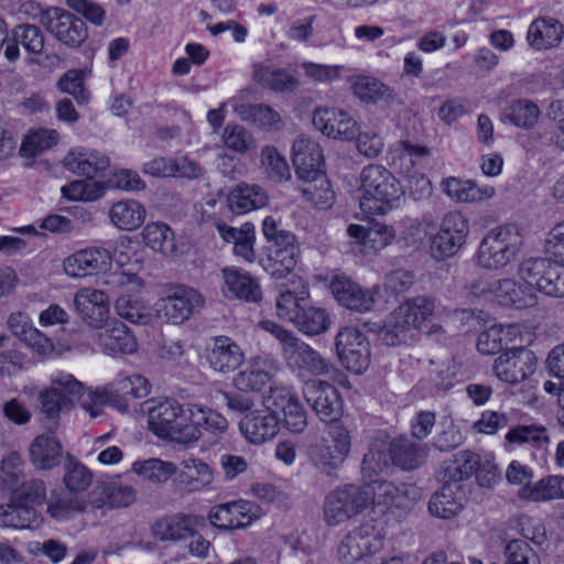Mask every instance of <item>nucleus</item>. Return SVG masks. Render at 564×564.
Segmentation results:
<instances>
[{"mask_svg": "<svg viewBox=\"0 0 564 564\" xmlns=\"http://www.w3.org/2000/svg\"><path fill=\"white\" fill-rule=\"evenodd\" d=\"M58 141V134L52 129H40L30 133L23 140L20 151L25 156H36L51 149Z\"/></svg>", "mask_w": 564, "mask_h": 564, "instance_id": "e2e57ef3", "label": "nucleus"}, {"mask_svg": "<svg viewBox=\"0 0 564 564\" xmlns=\"http://www.w3.org/2000/svg\"><path fill=\"white\" fill-rule=\"evenodd\" d=\"M147 404L149 429L160 438L180 444L194 442V425H185L186 410L174 400L149 401Z\"/></svg>", "mask_w": 564, "mask_h": 564, "instance_id": "20e7f679", "label": "nucleus"}, {"mask_svg": "<svg viewBox=\"0 0 564 564\" xmlns=\"http://www.w3.org/2000/svg\"><path fill=\"white\" fill-rule=\"evenodd\" d=\"M505 438L509 444H528L538 451H545L551 443L547 429L541 424H518L508 431Z\"/></svg>", "mask_w": 564, "mask_h": 564, "instance_id": "79ce46f5", "label": "nucleus"}, {"mask_svg": "<svg viewBox=\"0 0 564 564\" xmlns=\"http://www.w3.org/2000/svg\"><path fill=\"white\" fill-rule=\"evenodd\" d=\"M241 348L229 337L214 338V370L228 372L237 369L243 361Z\"/></svg>", "mask_w": 564, "mask_h": 564, "instance_id": "de8ad7c7", "label": "nucleus"}, {"mask_svg": "<svg viewBox=\"0 0 564 564\" xmlns=\"http://www.w3.org/2000/svg\"><path fill=\"white\" fill-rule=\"evenodd\" d=\"M52 386L39 395L41 412L47 420H56L63 409L72 405L82 395L84 386L70 373L57 372L52 376Z\"/></svg>", "mask_w": 564, "mask_h": 564, "instance_id": "9b49d317", "label": "nucleus"}, {"mask_svg": "<svg viewBox=\"0 0 564 564\" xmlns=\"http://www.w3.org/2000/svg\"><path fill=\"white\" fill-rule=\"evenodd\" d=\"M393 464L402 469L417 468L426 458L429 448L425 444L414 443L408 438H398L390 444Z\"/></svg>", "mask_w": 564, "mask_h": 564, "instance_id": "37998d69", "label": "nucleus"}, {"mask_svg": "<svg viewBox=\"0 0 564 564\" xmlns=\"http://www.w3.org/2000/svg\"><path fill=\"white\" fill-rule=\"evenodd\" d=\"M546 258L528 259L519 268L520 278L552 297H564V264Z\"/></svg>", "mask_w": 564, "mask_h": 564, "instance_id": "1a4fd4ad", "label": "nucleus"}, {"mask_svg": "<svg viewBox=\"0 0 564 564\" xmlns=\"http://www.w3.org/2000/svg\"><path fill=\"white\" fill-rule=\"evenodd\" d=\"M115 310L120 317L133 324L147 325L150 321L144 304L130 294H120L116 300Z\"/></svg>", "mask_w": 564, "mask_h": 564, "instance_id": "bf43d9fd", "label": "nucleus"}, {"mask_svg": "<svg viewBox=\"0 0 564 564\" xmlns=\"http://www.w3.org/2000/svg\"><path fill=\"white\" fill-rule=\"evenodd\" d=\"M97 496L91 503L96 508L108 506L110 508H126L135 499V492L132 487L123 486L117 482L104 484L97 487L94 492Z\"/></svg>", "mask_w": 564, "mask_h": 564, "instance_id": "a18cd8bd", "label": "nucleus"}, {"mask_svg": "<svg viewBox=\"0 0 564 564\" xmlns=\"http://www.w3.org/2000/svg\"><path fill=\"white\" fill-rule=\"evenodd\" d=\"M293 164L301 180L323 173V153L319 144L308 137H299L292 147Z\"/></svg>", "mask_w": 564, "mask_h": 564, "instance_id": "4be33fe9", "label": "nucleus"}, {"mask_svg": "<svg viewBox=\"0 0 564 564\" xmlns=\"http://www.w3.org/2000/svg\"><path fill=\"white\" fill-rule=\"evenodd\" d=\"M93 481L91 471L82 463L68 456L65 465L64 484L72 492L86 490Z\"/></svg>", "mask_w": 564, "mask_h": 564, "instance_id": "69168bd1", "label": "nucleus"}, {"mask_svg": "<svg viewBox=\"0 0 564 564\" xmlns=\"http://www.w3.org/2000/svg\"><path fill=\"white\" fill-rule=\"evenodd\" d=\"M359 207L366 215H387L400 205L404 189L384 166L369 164L359 174Z\"/></svg>", "mask_w": 564, "mask_h": 564, "instance_id": "f257e3e1", "label": "nucleus"}, {"mask_svg": "<svg viewBox=\"0 0 564 564\" xmlns=\"http://www.w3.org/2000/svg\"><path fill=\"white\" fill-rule=\"evenodd\" d=\"M364 489L368 490L370 494V503L381 507L384 510L392 506H400L403 499V492L390 481H375Z\"/></svg>", "mask_w": 564, "mask_h": 564, "instance_id": "13d9d810", "label": "nucleus"}, {"mask_svg": "<svg viewBox=\"0 0 564 564\" xmlns=\"http://www.w3.org/2000/svg\"><path fill=\"white\" fill-rule=\"evenodd\" d=\"M564 34L563 25L554 18L534 20L528 31L527 39L536 50H547L560 44Z\"/></svg>", "mask_w": 564, "mask_h": 564, "instance_id": "f704fd0d", "label": "nucleus"}, {"mask_svg": "<svg viewBox=\"0 0 564 564\" xmlns=\"http://www.w3.org/2000/svg\"><path fill=\"white\" fill-rule=\"evenodd\" d=\"M563 479L556 476H547L520 488L518 497L524 501L542 502L564 498L562 487Z\"/></svg>", "mask_w": 564, "mask_h": 564, "instance_id": "49530a36", "label": "nucleus"}, {"mask_svg": "<svg viewBox=\"0 0 564 564\" xmlns=\"http://www.w3.org/2000/svg\"><path fill=\"white\" fill-rule=\"evenodd\" d=\"M300 249L294 235L282 237L280 243L270 245L265 270L276 279H283L291 273L299 260Z\"/></svg>", "mask_w": 564, "mask_h": 564, "instance_id": "412c9836", "label": "nucleus"}, {"mask_svg": "<svg viewBox=\"0 0 564 564\" xmlns=\"http://www.w3.org/2000/svg\"><path fill=\"white\" fill-rule=\"evenodd\" d=\"M43 26L69 47L80 46L88 36L85 22L62 8L51 7L43 17Z\"/></svg>", "mask_w": 564, "mask_h": 564, "instance_id": "4468645a", "label": "nucleus"}, {"mask_svg": "<svg viewBox=\"0 0 564 564\" xmlns=\"http://www.w3.org/2000/svg\"><path fill=\"white\" fill-rule=\"evenodd\" d=\"M97 341L108 355L132 354L138 347L135 337L119 321L106 322L100 332L97 333Z\"/></svg>", "mask_w": 564, "mask_h": 564, "instance_id": "c756f323", "label": "nucleus"}, {"mask_svg": "<svg viewBox=\"0 0 564 564\" xmlns=\"http://www.w3.org/2000/svg\"><path fill=\"white\" fill-rule=\"evenodd\" d=\"M183 470L177 475L178 488L184 492L198 491L208 484L209 465L198 458H188L182 462Z\"/></svg>", "mask_w": 564, "mask_h": 564, "instance_id": "8fccbe9b", "label": "nucleus"}, {"mask_svg": "<svg viewBox=\"0 0 564 564\" xmlns=\"http://www.w3.org/2000/svg\"><path fill=\"white\" fill-rule=\"evenodd\" d=\"M313 124L323 134L333 139H354L357 121L348 112L337 108H318L313 113Z\"/></svg>", "mask_w": 564, "mask_h": 564, "instance_id": "f3484780", "label": "nucleus"}, {"mask_svg": "<svg viewBox=\"0 0 564 564\" xmlns=\"http://www.w3.org/2000/svg\"><path fill=\"white\" fill-rule=\"evenodd\" d=\"M224 286L221 289L226 296L258 303L262 299V291L259 283L246 271L226 267L221 270Z\"/></svg>", "mask_w": 564, "mask_h": 564, "instance_id": "aec40b11", "label": "nucleus"}, {"mask_svg": "<svg viewBox=\"0 0 564 564\" xmlns=\"http://www.w3.org/2000/svg\"><path fill=\"white\" fill-rule=\"evenodd\" d=\"M354 94L360 100L365 102H378L381 100H388L392 97V90L381 82L362 77L359 78L352 86Z\"/></svg>", "mask_w": 564, "mask_h": 564, "instance_id": "680f3d73", "label": "nucleus"}, {"mask_svg": "<svg viewBox=\"0 0 564 564\" xmlns=\"http://www.w3.org/2000/svg\"><path fill=\"white\" fill-rule=\"evenodd\" d=\"M111 262L110 252L104 248H88L73 253L64 262V271L72 278H84L106 270Z\"/></svg>", "mask_w": 564, "mask_h": 564, "instance_id": "6ab92c4d", "label": "nucleus"}, {"mask_svg": "<svg viewBox=\"0 0 564 564\" xmlns=\"http://www.w3.org/2000/svg\"><path fill=\"white\" fill-rule=\"evenodd\" d=\"M336 350L341 365L360 373L370 364V348L365 335L356 327L347 326L336 336Z\"/></svg>", "mask_w": 564, "mask_h": 564, "instance_id": "ddd939ff", "label": "nucleus"}, {"mask_svg": "<svg viewBox=\"0 0 564 564\" xmlns=\"http://www.w3.org/2000/svg\"><path fill=\"white\" fill-rule=\"evenodd\" d=\"M293 324L304 335L317 336L329 328L330 317L325 308L305 301L293 317Z\"/></svg>", "mask_w": 564, "mask_h": 564, "instance_id": "4c0bfd02", "label": "nucleus"}, {"mask_svg": "<svg viewBox=\"0 0 564 564\" xmlns=\"http://www.w3.org/2000/svg\"><path fill=\"white\" fill-rule=\"evenodd\" d=\"M203 296L194 289L183 284H167L163 295L155 302L154 312L158 319L180 325L204 306Z\"/></svg>", "mask_w": 564, "mask_h": 564, "instance_id": "423d86ee", "label": "nucleus"}, {"mask_svg": "<svg viewBox=\"0 0 564 564\" xmlns=\"http://www.w3.org/2000/svg\"><path fill=\"white\" fill-rule=\"evenodd\" d=\"M444 193L457 202H478L491 198L495 195L492 186H479L471 181L449 177L443 181Z\"/></svg>", "mask_w": 564, "mask_h": 564, "instance_id": "a19ab883", "label": "nucleus"}, {"mask_svg": "<svg viewBox=\"0 0 564 564\" xmlns=\"http://www.w3.org/2000/svg\"><path fill=\"white\" fill-rule=\"evenodd\" d=\"M273 404L284 415V424L293 433H301L307 425L306 413L296 395L289 391H278L273 395Z\"/></svg>", "mask_w": 564, "mask_h": 564, "instance_id": "ea45409f", "label": "nucleus"}, {"mask_svg": "<svg viewBox=\"0 0 564 564\" xmlns=\"http://www.w3.org/2000/svg\"><path fill=\"white\" fill-rule=\"evenodd\" d=\"M252 78L260 86L275 93H293L300 86L299 79L285 69L263 64L253 66Z\"/></svg>", "mask_w": 564, "mask_h": 564, "instance_id": "c9c22d12", "label": "nucleus"}, {"mask_svg": "<svg viewBox=\"0 0 564 564\" xmlns=\"http://www.w3.org/2000/svg\"><path fill=\"white\" fill-rule=\"evenodd\" d=\"M132 470L145 480L153 484L165 482L173 476L177 468L171 462H164L159 458H150L143 462L132 464Z\"/></svg>", "mask_w": 564, "mask_h": 564, "instance_id": "6e6d98bb", "label": "nucleus"}, {"mask_svg": "<svg viewBox=\"0 0 564 564\" xmlns=\"http://www.w3.org/2000/svg\"><path fill=\"white\" fill-rule=\"evenodd\" d=\"M443 486L435 492L429 502L431 514L441 519H451L457 516L466 502L465 485L453 484L443 479Z\"/></svg>", "mask_w": 564, "mask_h": 564, "instance_id": "5701e85b", "label": "nucleus"}, {"mask_svg": "<svg viewBox=\"0 0 564 564\" xmlns=\"http://www.w3.org/2000/svg\"><path fill=\"white\" fill-rule=\"evenodd\" d=\"M74 306L91 327L101 329L109 317V295L105 291L82 289L74 297Z\"/></svg>", "mask_w": 564, "mask_h": 564, "instance_id": "a211bd4d", "label": "nucleus"}, {"mask_svg": "<svg viewBox=\"0 0 564 564\" xmlns=\"http://www.w3.org/2000/svg\"><path fill=\"white\" fill-rule=\"evenodd\" d=\"M351 447L350 432L340 424L330 425L324 435L312 445L310 457L323 473L330 475L340 467Z\"/></svg>", "mask_w": 564, "mask_h": 564, "instance_id": "0eeeda50", "label": "nucleus"}, {"mask_svg": "<svg viewBox=\"0 0 564 564\" xmlns=\"http://www.w3.org/2000/svg\"><path fill=\"white\" fill-rule=\"evenodd\" d=\"M268 203V193L257 184L240 183L228 196V206L237 214H246L262 208Z\"/></svg>", "mask_w": 564, "mask_h": 564, "instance_id": "72a5a7b5", "label": "nucleus"}, {"mask_svg": "<svg viewBox=\"0 0 564 564\" xmlns=\"http://www.w3.org/2000/svg\"><path fill=\"white\" fill-rule=\"evenodd\" d=\"M45 36L33 24H19L12 30V42H8L4 55L10 62L19 58V44L32 55H41L44 51Z\"/></svg>", "mask_w": 564, "mask_h": 564, "instance_id": "7c9ffc66", "label": "nucleus"}, {"mask_svg": "<svg viewBox=\"0 0 564 564\" xmlns=\"http://www.w3.org/2000/svg\"><path fill=\"white\" fill-rule=\"evenodd\" d=\"M40 516L32 507L24 503L0 505V527L13 529H31L37 527Z\"/></svg>", "mask_w": 564, "mask_h": 564, "instance_id": "09e8293b", "label": "nucleus"}, {"mask_svg": "<svg viewBox=\"0 0 564 564\" xmlns=\"http://www.w3.org/2000/svg\"><path fill=\"white\" fill-rule=\"evenodd\" d=\"M305 400L324 422H334L343 411V401L337 389L325 381L311 380L303 387Z\"/></svg>", "mask_w": 564, "mask_h": 564, "instance_id": "dca6fc26", "label": "nucleus"}, {"mask_svg": "<svg viewBox=\"0 0 564 564\" xmlns=\"http://www.w3.org/2000/svg\"><path fill=\"white\" fill-rule=\"evenodd\" d=\"M523 242L518 226L509 224L491 230L478 249V263L486 269L506 267L518 253Z\"/></svg>", "mask_w": 564, "mask_h": 564, "instance_id": "39448f33", "label": "nucleus"}, {"mask_svg": "<svg viewBox=\"0 0 564 564\" xmlns=\"http://www.w3.org/2000/svg\"><path fill=\"white\" fill-rule=\"evenodd\" d=\"M536 366L532 351L519 348L501 354L495 359L492 369L496 377L509 384H518L534 373Z\"/></svg>", "mask_w": 564, "mask_h": 564, "instance_id": "2eb2a0df", "label": "nucleus"}, {"mask_svg": "<svg viewBox=\"0 0 564 564\" xmlns=\"http://www.w3.org/2000/svg\"><path fill=\"white\" fill-rule=\"evenodd\" d=\"M142 236L144 243L152 250L165 256L175 252L174 234L166 224H148L143 229Z\"/></svg>", "mask_w": 564, "mask_h": 564, "instance_id": "5fc2aeb1", "label": "nucleus"}, {"mask_svg": "<svg viewBox=\"0 0 564 564\" xmlns=\"http://www.w3.org/2000/svg\"><path fill=\"white\" fill-rule=\"evenodd\" d=\"M205 527L203 517L176 513L159 520L153 527V534L161 541H177L193 535Z\"/></svg>", "mask_w": 564, "mask_h": 564, "instance_id": "a878e982", "label": "nucleus"}, {"mask_svg": "<svg viewBox=\"0 0 564 564\" xmlns=\"http://www.w3.org/2000/svg\"><path fill=\"white\" fill-rule=\"evenodd\" d=\"M85 509L86 502L73 495L53 496L47 505V513L55 520L68 519Z\"/></svg>", "mask_w": 564, "mask_h": 564, "instance_id": "052dcab7", "label": "nucleus"}, {"mask_svg": "<svg viewBox=\"0 0 564 564\" xmlns=\"http://www.w3.org/2000/svg\"><path fill=\"white\" fill-rule=\"evenodd\" d=\"M109 218L117 228L133 230L143 224L145 208L137 200H119L110 207Z\"/></svg>", "mask_w": 564, "mask_h": 564, "instance_id": "c03bdc74", "label": "nucleus"}, {"mask_svg": "<svg viewBox=\"0 0 564 564\" xmlns=\"http://www.w3.org/2000/svg\"><path fill=\"white\" fill-rule=\"evenodd\" d=\"M216 229L220 239L225 243L232 246V251L236 257H239L249 263L256 260V231L252 224L246 223L241 227L237 228L229 226L224 221H219L216 224Z\"/></svg>", "mask_w": 564, "mask_h": 564, "instance_id": "393cba45", "label": "nucleus"}, {"mask_svg": "<svg viewBox=\"0 0 564 564\" xmlns=\"http://www.w3.org/2000/svg\"><path fill=\"white\" fill-rule=\"evenodd\" d=\"M330 290L335 299L349 310L369 311L375 303L370 291L361 289L345 275L334 276L330 282Z\"/></svg>", "mask_w": 564, "mask_h": 564, "instance_id": "c85d7f7f", "label": "nucleus"}, {"mask_svg": "<svg viewBox=\"0 0 564 564\" xmlns=\"http://www.w3.org/2000/svg\"><path fill=\"white\" fill-rule=\"evenodd\" d=\"M84 80V70L69 69L59 78L57 86L61 91L72 95L78 104H86L89 100V93Z\"/></svg>", "mask_w": 564, "mask_h": 564, "instance_id": "338daca9", "label": "nucleus"}, {"mask_svg": "<svg viewBox=\"0 0 564 564\" xmlns=\"http://www.w3.org/2000/svg\"><path fill=\"white\" fill-rule=\"evenodd\" d=\"M393 464V455L390 444L382 441L376 442L365 455L361 464L362 473L367 477L384 471Z\"/></svg>", "mask_w": 564, "mask_h": 564, "instance_id": "4d7b16f0", "label": "nucleus"}, {"mask_svg": "<svg viewBox=\"0 0 564 564\" xmlns=\"http://www.w3.org/2000/svg\"><path fill=\"white\" fill-rule=\"evenodd\" d=\"M64 448L53 433L37 435L29 446L31 464L39 470H51L61 465Z\"/></svg>", "mask_w": 564, "mask_h": 564, "instance_id": "b1692460", "label": "nucleus"}, {"mask_svg": "<svg viewBox=\"0 0 564 564\" xmlns=\"http://www.w3.org/2000/svg\"><path fill=\"white\" fill-rule=\"evenodd\" d=\"M66 169L75 174L93 178L104 173L110 165L109 159L98 152L70 151L64 159Z\"/></svg>", "mask_w": 564, "mask_h": 564, "instance_id": "e433bc0d", "label": "nucleus"}, {"mask_svg": "<svg viewBox=\"0 0 564 564\" xmlns=\"http://www.w3.org/2000/svg\"><path fill=\"white\" fill-rule=\"evenodd\" d=\"M479 456L473 452L463 451L454 455V458L446 463L442 479L453 484L464 485L463 481L475 474L479 465Z\"/></svg>", "mask_w": 564, "mask_h": 564, "instance_id": "603ef678", "label": "nucleus"}, {"mask_svg": "<svg viewBox=\"0 0 564 564\" xmlns=\"http://www.w3.org/2000/svg\"><path fill=\"white\" fill-rule=\"evenodd\" d=\"M347 232L364 247L365 252H378L389 246L395 238V231L391 226L373 224L366 228L361 225H349Z\"/></svg>", "mask_w": 564, "mask_h": 564, "instance_id": "2f4dec72", "label": "nucleus"}, {"mask_svg": "<svg viewBox=\"0 0 564 564\" xmlns=\"http://www.w3.org/2000/svg\"><path fill=\"white\" fill-rule=\"evenodd\" d=\"M382 545L381 529L373 521H367L348 531L337 547V554L339 561L352 564L379 552Z\"/></svg>", "mask_w": 564, "mask_h": 564, "instance_id": "9d476101", "label": "nucleus"}, {"mask_svg": "<svg viewBox=\"0 0 564 564\" xmlns=\"http://www.w3.org/2000/svg\"><path fill=\"white\" fill-rule=\"evenodd\" d=\"M502 116L518 128H532L539 119L540 109L531 100L518 99L505 107Z\"/></svg>", "mask_w": 564, "mask_h": 564, "instance_id": "864d4df0", "label": "nucleus"}, {"mask_svg": "<svg viewBox=\"0 0 564 564\" xmlns=\"http://www.w3.org/2000/svg\"><path fill=\"white\" fill-rule=\"evenodd\" d=\"M240 431L253 444H262L279 432V419L269 409L254 411L240 421Z\"/></svg>", "mask_w": 564, "mask_h": 564, "instance_id": "bb28decb", "label": "nucleus"}, {"mask_svg": "<svg viewBox=\"0 0 564 564\" xmlns=\"http://www.w3.org/2000/svg\"><path fill=\"white\" fill-rule=\"evenodd\" d=\"M434 308V300L424 296H416L400 304L388 315L380 333L381 340L388 346L403 343L408 332L424 326L432 317Z\"/></svg>", "mask_w": 564, "mask_h": 564, "instance_id": "7ed1b4c3", "label": "nucleus"}, {"mask_svg": "<svg viewBox=\"0 0 564 564\" xmlns=\"http://www.w3.org/2000/svg\"><path fill=\"white\" fill-rule=\"evenodd\" d=\"M301 193L306 202L319 209L330 207L335 199V193L324 173L313 177L304 178Z\"/></svg>", "mask_w": 564, "mask_h": 564, "instance_id": "3c124183", "label": "nucleus"}, {"mask_svg": "<svg viewBox=\"0 0 564 564\" xmlns=\"http://www.w3.org/2000/svg\"><path fill=\"white\" fill-rule=\"evenodd\" d=\"M370 506V494L362 487L345 485L332 492L324 502V520L327 525H339Z\"/></svg>", "mask_w": 564, "mask_h": 564, "instance_id": "6e6552de", "label": "nucleus"}, {"mask_svg": "<svg viewBox=\"0 0 564 564\" xmlns=\"http://www.w3.org/2000/svg\"><path fill=\"white\" fill-rule=\"evenodd\" d=\"M234 110L242 120L250 121L268 132L280 131L285 126L283 116L265 104L234 105Z\"/></svg>", "mask_w": 564, "mask_h": 564, "instance_id": "473e14b6", "label": "nucleus"}, {"mask_svg": "<svg viewBox=\"0 0 564 564\" xmlns=\"http://www.w3.org/2000/svg\"><path fill=\"white\" fill-rule=\"evenodd\" d=\"M494 301L502 306L525 308L534 306L538 297L533 286L507 278L495 282Z\"/></svg>", "mask_w": 564, "mask_h": 564, "instance_id": "cd10ccee", "label": "nucleus"}, {"mask_svg": "<svg viewBox=\"0 0 564 564\" xmlns=\"http://www.w3.org/2000/svg\"><path fill=\"white\" fill-rule=\"evenodd\" d=\"M259 327L280 343L282 356L290 367L315 376L330 371V364L292 330L271 319L261 321Z\"/></svg>", "mask_w": 564, "mask_h": 564, "instance_id": "f03ea898", "label": "nucleus"}, {"mask_svg": "<svg viewBox=\"0 0 564 564\" xmlns=\"http://www.w3.org/2000/svg\"><path fill=\"white\" fill-rule=\"evenodd\" d=\"M506 564H540L539 556L527 541L511 540L505 549Z\"/></svg>", "mask_w": 564, "mask_h": 564, "instance_id": "774afa93", "label": "nucleus"}, {"mask_svg": "<svg viewBox=\"0 0 564 564\" xmlns=\"http://www.w3.org/2000/svg\"><path fill=\"white\" fill-rule=\"evenodd\" d=\"M468 231L467 218L459 212H448L442 219L440 230L431 238V256L443 260L456 254L465 243Z\"/></svg>", "mask_w": 564, "mask_h": 564, "instance_id": "f8f14e48", "label": "nucleus"}, {"mask_svg": "<svg viewBox=\"0 0 564 564\" xmlns=\"http://www.w3.org/2000/svg\"><path fill=\"white\" fill-rule=\"evenodd\" d=\"M261 164L268 176L275 182H282L290 177V167L286 160L274 147H264L261 151Z\"/></svg>", "mask_w": 564, "mask_h": 564, "instance_id": "0e129e2a", "label": "nucleus"}, {"mask_svg": "<svg viewBox=\"0 0 564 564\" xmlns=\"http://www.w3.org/2000/svg\"><path fill=\"white\" fill-rule=\"evenodd\" d=\"M275 370L272 360H258L254 366L239 372L234 384L240 391H260L270 383Z\"/></svg>", "mask_w": 564, "mask_h": 564, "instance_id": "58836bf2", "label": "nucleus"}]
</instances>
